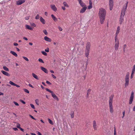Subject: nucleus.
Segmentation results:
<instances>
[{"label": "nucleus", "instance_id": "obj_1", "mask_svg": "<svg viewBox=\"0 0 135 135\" xmlns=\"http://www.w3.org/2000/svg\"><path fill=\"white\" fill-rule=\"evenodd\" d=\"M106 12L105 10L103 8L100 9L99 13V16L100 18V23L101 24L103 23L106 15Z\"/></svg>", "mask_w": 135, "mask_h": 135}, {"label": "nucleus", "instance_id": "obj_2", "mask_svg": "<svg viewBox=\"0 0 135 135\" xmlns=\"http://www.w3.org/2000/svg\"><path fill=\"white\" fill-rule=\"evenodd\" d=\"M114 97V95H112L109 97V110L111 113L112 114L114 112V110L113 108V106L112 105L113 99Z\"/></svg>", "mask_w": 135, "mask_h": 135}, {"label": "nucleus", "instance_id": "obj_3", "mask_svg": "<svg viewBox=\"0 0 135 135\" xmlns=\"http://www.w3.org/2000/svg\"><path fill=\"white\" fill-rule=\"evenodd\" d=\"M129 72H127L126 74L125 78V86L126 87L128 86L129 81Z\"/></svg>", "mask_w": 135, "mask_h": 135}, {"label": "nucleus", "instance_id": "obj_4", "mask_svg": "<svg viewBox=\"0 0 135 135\" xmlns=\"http://www.w3.org/2000/svg\"><path fill=\"white\" fill-rule=\"evenodd\" d=\"M128 2L126 1L123 5L121 11V14L125 15V12L127 10Z\"/></svg>", "mask_w": 135, "mask_h": 135}, {"label": "nucleus", "instance_id": "obj_5", "mask_svg": "<svg viewBox=\"0 0 135 135\" xmlns=\"http://www.w3.org/2000/svg\"><path fill=\"white\" fill-rule=\"evenodd\" d=\"M119 47V41L118 38H115L114 49L116 51L118 50Z\"/></svg>", "mask_w": 135, "mask_h": 135}, {"label": "nucleus", "instance_id": "obj_6", "mask_svg": "<svg viewBox=\"0 0 135 135\" xmlns=\"http://www.w3.org/2000/svg\"><path fill=\"white\" fill-rule=\"evenodd\" d=\"M109 9L112 10L113 8V0H109Z\"/></svg>", "mask_w": 135, "mask_h": 135}, {"label": "nucleus", "instance_id": "obj_7", "mask_svg": "<svg viewBox=\"0 0 135 135\" xmlns=\"http://www.w3.org/2000/svg\"><path fill=\"white\" fill-rule=\"evenodd\" d=\"M134 93L133 91L132 92L131 94V96H130L129 102V104H132V102L133 101V99L134 98Z\"/></svg>", "mask_w": 135, "mask_h": 135}, {"label": "nucleus", "instance_id": "obj_8", "mask_svg": "<svg viewBox=\"0 0 135 135\" xmlns=\"http://www.w3.org/2000/svg\"><path fill=\"white\" fill-rule=\"evenodd\" d=\"M124 15L121 14L120 15L119 20V23L120 25L122 24L124 21Z\"/></svg>", "mask_w": 135, "mask_h": 135}, {"label": "nucleus", "instance_id": "obj_9", "mask_svg": "<svg viewBox=\"0 0 135 135\" xmlns=\"http://www.w3.org/2000/svg\"><path fill=\"white\" fill-rule=\"evenodd\" d=\"M120 29V27L119 26H118L115 33V38H118V34L119 33Z\"/></svg>", "mask_w": 135, "mask_h": 135}, {"label": "nucleus", "instance_id": "obj_10", "mask_svg": "<svg viewBox=\"0 0 135 135\" xmlns=\"http://www.w3.org/2000/svg\"><path fill=\"white\" fill-rule=\"evenodd\" d=\"M93 127L94 130H97V126L96 121L93 120Z\"/></svg>", "mask_w": 135, "mask_h": 135}, {"label": "nucleus", "instance_id": "obj_11", "mask_svg": "<svg viewBox=\"0 0 135 135\" xmlns=\"http://www.w3.org/2000/svg\"><path fill=\"white\" fill-rule=\"evenodd\" d=\"M90 43L89 42H88L86 44L85 50L90 51Z\"/></svg>", "mask_w": 135, "mask_h": 135}, {"label": "nucleus", "instance_id": "obj_12", "mask_svg": "<svg viewBox=\"0 0 135 135\" xmlns=\"http://www.w3.org/2000/svg\"><path fill=\"white\" fill-rule=\"evenodd\" d=\"M80 5L83 7H86L85 4L81 0H78Z\"/></svg>", "mask_w": 135, "mask_h": 135}, {"label": "nucleus", "instance_id": "obj_13", "mask_svg": "<svg viewBox=\"0 0 135 135\" xmlns=\"http://www.w3.org/2000/svg\"><path fill=\"white\" fill-rule=\"evenodd\" d=\"M25 2V0H20L16 2L17 5H21Z\"/></svg>", "mask_w": 135, "mask_h": 135}, {"label": "nucleus", "instance_id": "obj_14", "mask_svg": "<svg viewBox=\"0 0 135 135\" xmlns=\"http://www.w3.org/2000/svg\"><path fill=\"white\" fill-rule=\"evenodd\" d=\"M50 7L51 9L54 11L56 12L57 10V8L54 4L51 5Z\"/></svg>", "mask_w": 135, "mask_h": 135}, {"label": "nucleus", "instance_id": "obj_15", "mask_svg": "<svg viewBox=\"0 0 135 135\" xmlns=\"http://www.w3.org/2000/svg\"><path fill=\"white\" fill-rule=\"evenodd\" d=\"M1 72L3 74L6 76H10V74L6 71L3 70H2L1 71Z\"/></svg>", "mask_w": 135, "mask_h": 135}, {"label": "nucleus", "instance_id": "obj_16", "mask_svg": "<svg viewBox=\"0 0 135 135\" xmlns=\"http://www.w3.org/2000/svg\"><path fill=\"white\" fill-rule=\"evenodd\" d=\"M87 8V7H83V8L80 10V13H84L86 10Z\"/></svg>", "mask_w": 135, "mask_h": 135}, {"label": "nucleus", "instance_id": "obj_17", "mask_svg": "<svg viewBox=\"0 0 135 135\" xmlns=\"http://www.w3.org/2000/svg\"><path fill=\"white\" fill-rule=\"evenodd\" d=\"M25 27L26 29L30 30H33V28L31 27L30 26L27 25H25Z\"/></svg>", "mask_w": 135, "mask_h": 135}, {"label": "nucleus", "instance_id": "obj_18", "mask_svg": "<svg viewBox=\"0 0 135 135\" xmlns=\"http://www.w3.org/2000/svg\"><path fill=\"white\" fill-rule=\"evenodd\" d=\"M51 95H52V97L54 99L57 101L59 100V99L58 98V97H57V96L55 94L53 93L51 94Z\"/></svg>", "mask_w": 135, "mask_h": 135}, {"label": "nucleus", "instance_id": "obj_19", "mask_svg": "<svg viewBox=\"0 0 135 135\" xmlns=\"http://www.w3.org/2000/svg\"><path fill=\"white\" fill-rule=\"evenodd\" d=\"M44 40L46 41L51 42V39L47 36H45L44 37Z\"/></svg>", "mask_w": 135, "mask_h": 135}, {"label": "nucleus", "instance_id": "obj_20", "mask_svg": "<svg viewBox=\"0 0 135 135\" xmlns=\"http://www.w3.org/2000/svg\"><path fill=\"white\" fill-rule=\"evenodd\" d=\"M41 70L44 71L45 73L47 74L48 73L47 70L46 68L42 66L41 67Z\"/></svg>", "mask_w": 135, "mask_h": 135}, {"label": "nucleus", "instance_id": "obj_21", "mask_svg": "<svg viewBox=\"0 0 135 135\" xmlns=\"http://www.w3.org/2000/svg\"><path fill=\"white\" fill-rule=\"evenodd\" d=\"M40 20L41 22L43 24H45V20L41 17H40Z\"/></svg>", "mask_w": 135, "mask_h": 135}, {"label": "nucleus", "instance_id": "obj_22", "mask_svg": "<svg viewBox=\"0 0 135 135\" xmlns=\"http://www.w3.org/2000/svg\"><path fill=\"white\" fill-rule=\"evenodd\" d=\"M90 51L85 50V55L86 57L88 58Z\"/></svg>", "mask_w": 135, "mask_h": 135}, {"label": "nucleus", "instance_id": "obj_23", "mask_svg": "<svg viewBox=\"0 0 135 135\" xmlns=\"http://www.w3.org/2000/svg\"><path fill=\"white\" fill-rule=\"evenodd\" d=\"M10 53L16 57H17L18 56L17 54L14 51H11Z\"/></svg>", "mask_w": 135, "mask_h": 135}, {"label": "nucleus", "instance_id": "obj_24", "mask_svg": "<svg viewBox=\"0 0 135 135\" xmlns=\"http://www.w3.org/2000/svg\"><path fill=\"white\" fill-rule=\"evenodd\" d=\"M32 76H33V78H35L37 80H38L39 79V78L35 74H34V73H32Z\"/></svg>", "mask_w": 135, "mask_h": 135}, {"label": "nucleus", "instance_id": "obj_25", "mask_svg": "<svg viewBox=\"0 0 135 135\" xmlns=\"http://www.w3.org/2000/svg\"><path fill=\"white\" fill-rule=\"evenodd\" d=\"M51 16L53 20L55 21L56 22L57 20V18L53 14L51 15Z\"/></svg>", "mask_w": 135, "mask_h": 135}, {"label": "nucleus", "instance_id": "obj_26", "mask_svg": "<svg viewBox=\"0 0 135 135\" xmlns=\"http://www.w3.org/2000/svg\"><path fill=\"white\" fill-rule=\"evenodd\" d=\"M3 69L6 71H9V70L8 68H7L6 66H3Z\"/></svg>", "mask_w": 135, "mask_h": 135}, {"label": "nucleus", "instance_id": "obj_27", "mask_svg": "<svg viewBox=\"0 0 135 135\" xmlns=\"http://www.w3.org/2000/svg\"><path fill=\"white\" fill-rule=\"evenodd\" d=\"M63 4L65 7H69V6L66 2H63Z\"/></svg>", "mask_w": 135, "mask_h": 135}, {"label": "nucleus", "instance_id": "obj_28", "mask_svg": "<svg viewBox=\"0 0 135 135\" xmlns=\"http://www.w3.org/2000/svg\"><path fill=\"white\" fill-rule=\"evenodd\" d=\"M135 71V64L133 66V68L132 70V73H134Z\"/></svg>", "mask_w": 135, "mask_h": 135}, {"label": "nucleus", "instance_id": "obj_29", "mask_svg": "<svg viewBox=\"0 0 135 135\" xmlns=\"http://www.w3.org/2000/svg\"><path fill=\"white\" fill-rule=\"evenodd\" d=\"M30 25L34 27H36V24L32 22L30 23Z\"/></svg>", "mask_w": 135, "mask_h": 135}, {"label": "nucleus", "instance_id": "obj_30", "mask_svg": "<svg viewBox=\"0 0 135 135\" xmlns=\"http://www.w3.org/2000/svg\"><path fill=\"white\" fill-rule=\"evenodd\" d=\"M48 120L49 123L50 124L52 125H53V123L52 121L49 118L48 119Z\"/></svg>", "mask_w": 135, "mask_h": 135}, {"label": "nucleus", "instance_id": "obj_31", "mask_svg": "<svg viewBox=\"0 0 135 135\" xmlns=\"http://www.w3.org/2000/svg\"><path fill=\"white\" fill-rule=\"evenodd\" d=\"M71 115V118H73L74 117V112H72L70 114Z\"/></svg>", "mask_w": 135, "mask_h": 135}, {"label": "nucleus", "instance_id": "obj_32", "mask_svg": "<svg viewBox=\"0 0 135 135\" xmlns=\"http://www.w3.org/2000/svg\"><path fill=\"white\" fill-rule=\"evenodd\" d=\"M35 102L36 104L38 105H39V101L38 99H36L35 100Z\"/></svg>", "mask_w": 135, "mask_h": 135}, {"label": "nucleus", "instance_id": "obj_33", "mask_svg": "<svg viewBox=\"0 0 135 135\" xmlns=\"http://www.w3.org/2000/svg\"><path fill=\"white\" fill-rule=\"evenodd\" d=\"M45 89L46 90V91L51 93V94H52L53 93V91H51L49 89H48L47 88H46Z\"/></svg>", "mask_w": 135, "mask_h": 135}, {"label": "nucleus", "instance_id": "obj_34", "mask_svg": "<svg viewBox=\"0 0 135 135\" xmlns=\"http://www.w3.org/2000/svg\"><path fill=\"white\" fill-rule=\"evenodd\" d=\"M41 52L42 53V54L45 56H46L47 55V53L44 51H41Z\"/></svg>", "mask_w": 135, "mask_h": 135}, {"label": "nucleus", "instance_id": "obj_35", "mask_svg": "<svg viewBox=\"0 0 135 135\" xmlns=\"http://www.w3.org/2000/svg\"><path fill=\"white\" fill-rule=\"evenodd\" d=\"M40 17L38 14H37V16L35 17V18L36 20L39 19Z\"/></svg>", "mask_w": 135, "mask_h": 135}, {"label": "nucleus", "instance_id": "obj_36", "mask_svg": "<svg viewBox=\"0 0 135 135\" xmlns=\"http://www.w3.org/2000/svg\"><path fill=\"white\" fill-rule=\"evenodd\" d=\"M9 83L10 84H11L12 85H13V86H15V83H13L11 81H10L9 82Z\"/></svg>", "mask_w": 135, "mask_h": 135}, {"label": "nucleus", "instance_id": "obj_37", "mask_svg": "<svg viewBox=\"0 0 135 135\" xmlns=\"http://www.w3.org/2000/svg\"><path fill=\"white\" fill-rule=\"evenodd\" d=\"M43 32L46 35H47L48 34L46 30H44L43 31Z\"/></svg>", "mask_w": 135, "mask_h": 135}, {"label": "nucleus", "instance_id": "obj_38", "mask_svg": "<svg viewBox=\"0 0 135 135\" xmlns=\"http://www.w3.org/2000/svg\"><path fill=\"white\" fill-rule=\"evenodd\" d=\"M23 90L25 92L27 93H29V91L26 89H23Z\"/></svg>", "mask_w": 135, "mask_h": 135}, {"label": "nucleus", "instance_id": "obj_39", "mask_svg": "<svg viewBox=\"0 0 135 135\" xmlns=\"http://www.w3.org/2000/svg\"><path fill=\"white\" fill-rule=\"evenodd\" d=\"M88 9H90L92 8V5H90L88 6Z\"/></svg>", "mask_w": 135, "mask_h": 135}, {"label": "nucleus", "instance_id": "obj_40", "mask_svg": "<svg viewBox=\"0 0 135 135\" xmlns=\"http://www.w3.org/2000/svg\"><path fill=\"white\" fill-rule=\"evenodd\" d=\"M23 58L27 61H28L29 60L27 57L25 56H23Z\"/></svg>", "mask_w": 135, "mask_h": 135}, {"label": "nucleus", "instance_id": "obj_41", "mask_svg": "<svg viewBox=\"0 0 135 135\" xmlns=\"http://www.w3.org/2000/svg\"><path fill=\"white\" fill-rule=\"evenodd\" d=\"M38 60V61L40 62H42V63H44V61H43V60H42V59H39Z\"/></svg>", "mask_w": 135, "mask_h": 135}, {"label": "nucleus", "instance_id": "obj_42", "mask_svg": "<svg viewBox=\"0 0 135 135\" xmlns=\"http://www.w3.org/2000/svg\"><path fill=\"white\" fill-rule=\"evenodd\" d=\"M30 106H31V108L33 109H35V107L34 106V105L33 104H30Z\"/></svg>", "mask_w": 135, "mask_h": 135}, {"label": "nucleus", "instance_id": "obj_43", "mask_svg": "<svg viewBox=\"0 0 135 135\" xmlns=\"http://www.w3.org/2000/svg\"><path fill=\"white\" fill-rule=\"evenodd\" d=\"M16 126L17 128H20V124L17 123V124Z\"/></svg>", "mask_w": 135, "mask_h": 135}, {"label": "nucleus", "instance_id": "obj_44", "mask_svg": "<svg viewBox=\"0 0 135 135\" xmlns=\"http://www.w3.org/2000/svg\"><path fill=\"white\" fill-rule=\"evenodd\" d=\"M20 101L23 104H26V102L22 100H20Z\"/></svg>", "mask_w": 135, "mask_h": 135}, {"label": "nucleus", "instance_id": "obj_45", "mask_svg": "<svg viewBox=\"0 0 135 135\" xmlns=\"http://www.w3.org/2000/svg\"><path fill=\"white\" fill-rule=\"evenodd\" d=\"M114 135H116V132L115 127L114 128Z\"/></svg>", "mask_w": 135, "mask_h": 135}, {"label": "nucleus", "instance_id": "obj_46", "mask_svg": "<svg viewBox=\"0 0 135 135\" xmlns=\"http://www.w3.org/2000/svg\"><path fill=\"white\" fill-rule=\"evenodd\" d=\"M30 18V16H27L26 17H25V20H28Z\"/></svg>", "mask_w": 135, "mask_h": 135}, {"label": "nucleus", "instance_id": "obj_47", "mask_svg": "<svg viewBox=\"0 0 135 135\" xmlns=\"http://www.w3.org/2000/svg\"><path fill=\"white\" fill-rule=\"evenodd\" d=\"M134 73H131V77H130V78L131 79H132V78H133V75H134Z\"/></svg>", "mask_w": 135, "mask_h": 135}, {"label": "nucleus", "instance_id": "obj_48", "mask_svg": "<svg viewBox=\"0 0 135 135\" xmlns=\"http://www.w3.org/2000/svg\"><path fill=\"white\" fill-rule=\"evenodd\" d=\"M58 29H59V31H61L62 30V28L61 27H60L59 26L58 27Z\"/></svg>", "mask_w": 135, "mask_h": 135}, {"label": "nucleus", "instance_id": "obj_49", "mask_svg": "<svg viewBox=\"0 0 135 135\" xmlns=\"http://www.w3.org/2000/svg\"><path fill=\"white\" fill-rule=\"evenodd\" d=\"M30 117L32 119L35 120H36V119H35V118H34L32 116V115H29Z\"/></svg>", "mask_w": 135, "mask_h": 135}, {"label": "nucleus", "instance_id": "obj_50", "mask_svg": "<svg viewBox=\"0 0 135 135\" xmlns=\"http://www.w3.org/2000/svg\"><path fill=\"white\" fill-rule=\"evenodd\" d=\"M45 52H49V49L48 48H47L45 50Z\"/></svg>", "mask_w": 135, "mask_h": 135}, {"label": "nucleus", "instance_id": "obj_51", "mask_svg": "<svg viewBox=\"0 0 135 135\" xmlns=\"http://www.w3.org/2000/svg\"><path fill=\"white\" fill-rule=\"evenodd\" d=\"M13 103L16 105L18 106L19 105V104L17 102H15L14 101Z\"/></svg>", "mask_w": 135, "mask_h": 135}, {"label": "nucleus", "instance_id": "obj_52", "mask_svg": "<svg viewBox=\"0 0 135 135\" xmlns=\"http://www.w3.org/2000/svg\"><path fill=\"white\" fill-rule=\"evenodd\" d=\"M51 76L52 78H53L54 79H55L56 78V77L53 74H51Z\"/></svg>", "mask_w": 135, "mask_h": 135}, {"label": "nucleus", "instance_id": "obj_53", "mask_svg": "<svg viewBox=\"0 0 135 135\" xmlns=\"http://www.w3.org/2000/svg\"><path fill=\"white\" fill-rule=\"evenodd\" d=\"M46 83L47 84H48L49 85H51V83L50 82H49V81H46Z\"/></svg>", "mask_w": 135, "mask_h": 135}, {"label": "nucleus", "instance_id": "obj_54", "mask_svg": "<svg viewBox=\"0 0 135 135\" xmlns=\"http://www.w3.org/2000/svg\"><path fill=\"white\" fill-rule=\"evenodd\" d=\"M13 45L14 46H17L18 45V44L17 43H13Z\"/></svg>", "mask_w": 135, "mask_h": 135}, {"label": "nucleus", "instance_id": "obj_55", "mask_svg": "<svg viewBox=\"0 0 135 135\" xmlns=\"http://www.w3.org/2000/svg\"><path fill=\"white\" fill-rule=\"evenodd\" d=\"M126 47H127L126 45V44H124L123 45V49H126Z\"/></svg>", "mask_w": 135, "mask_h": 135}, {"label": "nucleus", "instance_id": "obj_56", "mask_svg": "<svg viewBox=\"0 0 135 135\" xmlns=\"http://www.w3.org/2000/svg\"><path fill=\"white\" fill-rule=\"evenodd\" d=\"M13 129L15 131H16L18 130V129L15 127L13 128Z\"/></svg>", "mask_w": 135, "mask_h": 135}, {"label": "nucleus", "instance_id": "obj_57", "mask_svg": "<svg viewBox=\"0 0 135 135\" xmlns=\"http://www.w3.org/2000/svg\"><path fill=\"white\" fill-rule=\"evenodd\" d=\"M90 93V92H88L87 91V97H89V94Z\"/></svg>", "mask_w": 135, "mask_h": 135}, {"label": "nucleus", "instance_id": "obj_58", "mask_svg": "<svg viewBox=\"0 0 135 135\" xmlns=\"http://www.w3.org/2000/svg\"><path fill=\"white\" fill-rule=\"evenodd\" d=\"M122 114H123V116L122 117V118H123L124 117V115H125V111H124V112H123Z\"/></svg>", "mask_w": 135, "mask_h": 135}, {"label": "nucleus", "instance_id": "obj_59", "mask_svg": "<svg viewBox=\"0 0 135 135\" xmlns=\"http://www.w3.org/2000/svg\"><path fill=\"white\" fill-rule=\"evenodd\" d=\"M89 4L90 5H92V3L91 0H89Z\"/></svg>", "mask_w": 135, "mask_h": 135}, {"label": "nucleus", "instance_id": "obj_60", "mask_svg": "<svg viewBox=\"0 0 135 135\" xmlns=\"http://www.w3.org/2000/svg\"><path fill=\"white\" fill-rule=\"evenodd\" d=\"M61 8L64 11V10H65L66 9V8H65V7H64L62 6V7Z\"/></svg>", "mask_w": 135, "mask_h": 135}, {"label": "nucleus", "instance_id": "obj_61", "mask_svg": "<svg viewBox=\"0 0 135 135\" xmlns=\"http://www.w3.org/2000/svg\"><path fill=\"white\" fill-rule=\"evenodd\" d=\"M28 86L32 88H34L30 84H29Z\"/></svg>", "mask_w": 135, "mask_h": 135}, {"label": "nucleus", "instance_id": "obj_62", "mask_svg": "<svg viewBox=\"0 0 135 135\" xmlns=\"http://www.w3.org/2000/svg\"><path fill=\"white\" fill-rule=\"evenodd\" d=\"M23 38L25 40H28V39L27 38L25 37H23Z\"/></svg>", "mask_w": 135, "mask_h": 135}, {"label": "nucleus", "instance_id": "obj_63", "mask_svg": "<svg viewBox=\"0 0 135 135\" xmlns=\"http://www.w3.org/2000/svg\"><path fill=\"white\" fill-rule=\"evenodd\" d=\"M19 129H20V130L21 131H22L23 132L24 131V129L22 128H21V127H20V128H19Z\"/></svg>", "mask_w": 135, "mask_h": 135}, {"label": "nucleus", "instance_id": "obj_64", "mask_svg": "<svg viewBox=\"0 0 135 135\" xmlns=\"http://www.w3.org/2000/svg\"><path fill=\"white\" fill-rule=\"evenodd\" d=\"M133 111H135V105L134 107L133 108Z\"/></svg>", "mask_w": 135, "mask_h": 135}]
</instances>
